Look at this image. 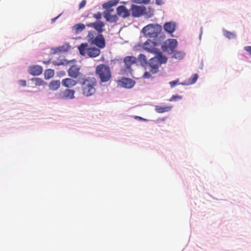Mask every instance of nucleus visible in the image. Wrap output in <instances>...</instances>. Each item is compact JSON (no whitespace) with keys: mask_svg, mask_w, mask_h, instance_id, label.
<instances>
[{"mask_svg":"<svg viewBox=\"0 0 251 251\" xmlns=\"http://www.w3.org/2000/svg\"><path fill=\"white\" fill-rule=\"evenodd\" d=\"M78 82L81 85V90L83 96L88 97L95 94L97 80L95 77H84L79 79Z\"/></svg>","mask_w":251,"mask_h":251,"instance_id":"nucleus-1","label":"nucleus"},{"mask_svg":"<svg viewBox=\"0 0 251 251\" xmlns=\"http://www.w3.org/2000/svg\"><path fill=\"white\" fill-rule=\"evenodd\" d=\"M156 56L150 59L149 70L152 74H155L158 71L159 67L163 63L167 62V58L163 55L162 52L160 54H155Z\"/></svg>","mask_w":251,"mask_h":251,"instance_id":"nucleus-2","label":"nucleus"},{"mask_svg":"<svg viewBox=\"0 0 251 251\" xmlns=\"http://www.w3.org/2000/svg\"><path fill=\"white\" fill-rule=\"evenodd\" d=\"M79 53L81 55H87L89 57L94 58L98 56L100 50L96 47H90L88 43H82L78 47Z\"/></svg>","mask_w":251,"mask_h":251,"instance_id":"nucleus-3","label":"nucleus"},{"mask_svg":"<svg viewBox=\"0 0 251 251\" xmlns=\"http://www.w3.org/2000/svg\"><path fill=\"white\" fill-rule=\"evenodd\" d=\"M96 74L100 78L101 82H108L111 78L110 69L105 64L98 65L96 68Z\"/></svg>","mask_w":251,"mask_h":251,"instance_id":"nucleus-4","label":"nucleus"},{"mask_svg":"<svg viewBox=\"0 0 251 251\" xmlns=\"http://www.w3.org/2000/svg\"><path fill=\"white\" fill-rule=\"evenodd\" d=\"M96 35L95 31H89L87 35L88 42L90 44L96 45L99 48H104L105 46V42L103 36L101 34H99L96 36Z\"/></svg>","mask_w":251,"mask_h":251,"instance_id":"nucleus-5","label":"nucleus"},{"mask_svg":"<svg viewBox=\"0 0 251 251\" xmlns=\"http://www.w3.org/2000/svg\"><path fill=\"white\" fill-rule=\"evenodd\" d=\"M132 15L134 17H139L142 15H146L148 17H151L153 15V10L145 6L132 5L131 8Z\"/></svg>","mask_w":251,"mask_h":251,"instance_id":"nucleus-6","label":"nucleus"},{"mask_svg":"<svg viewBox=\"0 0 251 251\" xmlns=\"http://www.w3.org/2000/svg\"><path fill=\"white\" fill-rule=\"evenodd\" d=\"M162 26L157 24H150L143 27L142 32L145 36L155 38L161 32Z\"/></svg>","mask_w":251,"mask_h":251,"instance_id":"nucleus-7","label":"nucleus"},{"mask_svg":"<svg viewBox=\"0 0 251 251\" xmlns=\"http://www.w3.org/2000/svg\"><path fill=\"white\" fill-rule=\"evenodd\" d=\"M157 46H158V44L156 43L152 42L151 40H148L144 43L143 48L146 51L154 54H160L161 52L157 48Z\"/></svg>","mask_w":251,"mask_h":251,"instance_id":"nucleus-8","label":"nucleus"},{"mask_svg":"<svg viewBox=\"0 0 251 251\" xmlns=\"http://www.w3.org/2000/svg\"><path fill=\"white\" fill-rule=\"evenodd\" d=\"M68 75L72 78L81 79L84 75L80 72V68L76 65L72 66L68 70Z\"/></svg>","mask_w":251,"mask_h":251,"instance_id":"nucleus-9","label":"nucleus"},{"mask_svg":"<svg viewBox=\"0 0 251 251\" xmlns=\"http://www.w3.org/2000/svg\"><path fill=\"white\" fill-rule=\"evenodd\" d=\"M86 26L94 28L99 33V34H101L104 30L103 28L105 25L103 22L99 21L96 22L87 24Z\"/></svg>","mask_w":251,"mask_h":251,"instance_id":"nucleus-10","label":"nucleus"},{"mask_svg":"<svg viewBox=\"0 0 251 251\" xmlns=\"http://www.w3.org/2000/svg\"><path fill=\"white\" fill-rule=\"evenodd\" d=\"M75 91L72 89H65L60 92L59 98L61 99H73L75 98Z\"/></svg>","mask_w":251,"mask_h":251,"instance_id":"nucleus-11","label":"nucleus"},{"mask_svg":"<svg viewBox=\"0 0 251 251\" xmlns=\"http://www.w3.org/2000/svg\"><path fill=\"white\" fill-rule=\"evenodd\" d=\"M135 84L134 81L130 78H123L119 81V85L126 88H131Z\"/></svg>","mask_w":251,"mask_h":251,"instance_id":"nucleus-12","label":"nucleus"},{"mask_svg":"<svg viewBox=\"0 0 251 251\" xmlns=\"http://www.w3.org/2000/svg\"><path fill=\"white\" fill-rule=\"evenodd\" d=\"M161 49L164 52L172 54L173 53V39H169L163 42Z\"/></svg>","mask_w":251,"mask_h":251,"instance_id":"nucleus-13","label":"nucleus"},{"mask_svg":"<svg viewBox=\"0 0 251 251\" xmlns=\"http://www.w3.org/2000/svg\"><path fill=\"white\" fill-rule=\"evenodd\" d=\"M28 72L32 75H38L43 72V68L39 65H33L28 68Z\"/></svg>","mask_w":251,"mask_h":251,"instance_id":"nucleus-14","label":"nucleus"},{"mask_svg":"<svg viewBox=\"0 0 251 251\" xmlns=\"http://www.w3.org/2000/svg\"><path fill=\"white\" fill-rule=\"evenodd\" d=\"M78 83V80H75L71 78H66L62 80V84L67 88H72L75 86Z\"/></svg>","mask_w":251,"mask_h":251,"instance_id":"nucleus-15","label":"nucleus"},{"mask_svg":"<svg viewBox=\"0 0 251 251\" xmlns=\"http://www.w3.org/2000/svg\"><path fill=\"white\" fill-rule=\"evenodd\" d=\"M117 15L123 18L128 17L130 13L128 10L124 6L121 5L117 8Z\"/></svg>","mask_w":251,"mask_h":251,"instance_id":"nucleus-16","label":"nucleus"},{"mask_svg":"<svg viewBox=\"0 0 251 251\" xmlns=\"http://www.w3.org/2000/svg\"><path fill=\"white\" fill-rule=\"evenodd\" d=\"M103 15L106 21L110 23H115L118 20V18L117 15H112L109 13L108 11H104Z\"/></svg>","mask_w":251,"mask_h":251,"instance_id":"nucleus-17","label":"nucleus"},{"mask_svg":"<svg viewBox=\"0 0 251 251\" xmlns=\"http://www.w3.org/2000/svg\"><path fill=\"white\" fill-rule=\"evenodd\" d=\"M124 62L127 69L130 68L131 66L136 62V58L134 56H126L124 59Z\"/></svg>","mask_w":251,"mask_h":251,"instance_id":"nucleus-18","label":"nucleus"},{"mask_svg":"<svg viewBox=\"0 0 251 251\" xmlns=\"http://www.w3.org/2000/svg\"><path fill=\"white\" fill-rule=\"evenodd\" d=\"M199 78V75L197 74H193L189 78L185 80L183 83L184 85H189L195 83Z\"/></svg>","mask_w":251,"mask_h":251,"instance_id":"nucleus-19","label":"nucleus"},{"mask_svg":"<svg viewBox=\"0 0 251 251\" xmlns=\"http://www.w3.org/2000/svg\"><path fill=\"white\" fill-rule=\"evenodd\" d=\"M185 55L186 54L183 51L174 50V58L177 60H180L183 59Z\"/></svg>","mask_w":251,"mask_h":251,"instance_id":"nucleus-20","label":"nucleus"},{"mask_svg":"<svg viewBox=\"0 0 251 251\" xmlns=\"http://www.w3.org/2000/svg\"><path fill=\"white\" fill-rule=\"evenodd\" d=\"M60 86V82L58 80H52L49 84V87L50 90L51 91L57 90Z\"/></svg>","mask_w":251,"mask_h":251,"instance_id":"nucleus-21","label":"nucleus"},{"mask_svg":"<svg viewBox=\"0 0 251 251\" xmlns=\"http://www.w3.org/2000/svg\"><path fill=\"white\" fill-rule=\"evenodd\" d=\"M85 28V25L83 24L79 23L74 25L72 29L76 34H78Z\"/></svg>","mask_w":251,"mask_h":251,"instance_id":"nucleus-22","label":"nucleus"},{"mask_svg":"<svg viewBox=\"0 0 251 251\" xmlns=\"http://www.w3.org/2000/svg\"><path fill=\"white\" fill-rule=\"evenodd\" d=\"M119 0H110L108 2L104 3L103 4V8H110L112 6L116 5L118 2Z\"/></svg>","mask_w":251,"mask_h":251,"instance_id":"nucleus-23","label":"nucleus"},{"mask_svg":"<svg viewBox=\"0 0 251 251\" xmlns=\"http://www.w3.org/2000/svg\"><path fill=\"white\" fill-rule=\"evenodd\" d=\"M54 71L52 69H47L45 72V78L46 79L51 78L54 76Z\"/></svg>","mask_w":251,"mask_h":251,"instance_id":"nucleus-24","label":"nucleus"},{"mask_svg":"<svg viewBox=\"0 0 251 251\" xmlns=\"http://www.w3.org/2000/svg\"><path fill=\"white\" fill-rule=\"evenodd\" d=\"M164 28L166 32L169 33H173V25L172 22H168L165 24Z\"/></svg>","mask_w":251,"mask_h":251,"instance_id":"nucleus-25","label":"nucleus"},{"mask_svg":"<svg viewBox=\"0 0 251 251\" xmlns=\"http://www.w3.org/2000/svg\"><path fill=\"white\" fill-rule=\"evenodd\" d=\"M224 35L229 39H234L236 37V34L227 30L224 31Z\"/></svg>","mask_w":251,"mask_h":251,"instance_id":"nucleus-26","label":"nucleus"},{"mask_svg":"<svg viewBox=\"0 0 251 251\" xmlns=\"http://www.w3.org/2000/svg\"><path fill=\"white\" fill-rule=\"evenodd\" d=\"M171 109V107H162L160 106H156L155 107V110L158 113H163L166 111H168Z\"/></svg>","mask_w":251,"mask_h":251,"instance_id":"nucleus-27","label":"nucleus"},{"mask_svg":"<svg viewBox=\"0 0 251 251\" xmlns=\"http://www.w3.org/2000/svg\"><path fill=\"white\" fill-rule=\"evenodd\" d=\"M65 51H66V50L64 49V47L63 46H61L51 49L50 50V53L52 54H54L57 52H60Z\"/></svg>","mask_w":251,"mask_h":251,"instance_id":"nucleus-28","label":"nucleus"},{"mask_svg":"<svg viewBox=\"0 0 251 251\" xmlns=\"http://www.w3.org/2000/svg\"><path fill=\"white\" fill-rule=\"evenodd\" d=\"M138 60L142 64H147V60L146 56L144 54H140L138 56Z\"/></svg>","mask_w":251,"mask_h":251,"instance_id":"nucleus-29","label":"nucleus"},{"mask_svg":"<svg viewBox=\"0 0 251 251\" xmlns=\"http://www.w3.org/2000/svg\"><path fill=\"white\" fill-rule=\"evenodd\" d=\"M35 82V84L38 86L43 85L45 83L44 80L40 78H35L32 79Z\"/></svg>","mask_w":251,"mask_h":251,"instance_id":"nucleus-30","label":"nucleus"},{"mask_svg":"<svg viewBox=\"0 0 251 251\" xmlns=\"http://www.w3.org/2000/svg\"><path fill=\"white\" fill-rule=\"evenodd\" d=\"M133 2L137 3H145L147 4L150 2V0H132Z\"/></svg>","mask_w":251,"mask_h":251,"instance_id":"nucleus-31","label":"nucleus"},{"mask_svg":"<svg viewBox=\"0 0 251 251\" xmlns=\"http://www.w3.org/2000/svg\"><path fill=\"white\" fill-rule=\"evenodd\" d=\"M93 17L96 18L97 20H100L101 18V14L100 12H98L93 15Z\"/></svg>","mask_w":251,"mask_h":251,"instance_id":"nucleus-32","label":"nucleus"},{"mask_svg":"<svg viewBox=\"0 0 251 251\" xmlns=\"http://www.w3.org/2000/svg\"><path fill=\"white\" fill-rule=\"evenodd\" d=\"M86 3V1L85 0H82L79 5V9H81L85 6Z\"/></svg>","mask_w":251,"mask_h":251,"instance_id":"nucleus-33","label":"nucleus"},{"mask_svg":"<svg viewBox=\"0 0 251 251\" xmlns=\"http://www.w3.org/2000/svg\"><path fill=\"white\" fill-rule=\"evenodd\" d=\"M19 84L22 86H25L26 82L25 80H20L18 81Z\"/></svg>","mask_w":251,"mask_h":251,"instance_id":"nucleus-34","label":"nucleus"},{"mask_svg":"<svg viewBox=\"0 0 251 251\" xmlns=\"http://www.w3.org/2000/svg\"><path fill=\"white\" fill-rule=\"evenodd\" d=\"M244 50L247 52H248L249 54L251 55V46H246L244 47Z\"/></svg>","mask_w":251,"mask_h":251,"instance_id":"nucleus-35","label":"nucleus"},{"mask_svg":"<svg viewBox=\"0 0 251 251\" xmlns=\"http://www.w3.org/2000/svg\"><path fill=\"white\" fill-rule=\"evenodd\" d=\"M144 76L145 78H149L151 77V75L150 72H146L144 73Z\"/></svg>","mask_w":251,"mask_h":251,"instance_id":"nucleus-36","label":"nucleus"},{"mask_svg":"<svg viewBox=\"0 0 251 251\" xmlns=\"http://www.w3.org/2000/svg\"><path fill=\"white\" fill-rule=\"evenodd\" d=\"M104 8L105 9V10L104 11H108V12H109V13H110V14H112L114 12V9L113 8H112L111 7Z\"/></svg>","mask_w":251,"mask_h":251,"instance_id":"nucleus-37","label":"nucleus"},{"mask_svg":"<svg viewBox=\"0 0 251 251\" xmlns=\"http://www.w3.org/2000/svg\"><path fill=\"white\" fill-rule=\"evenodd\" d=\"M181 98H182V97L180 96H177V95L174 96V101L178 100H179L181 99Z\"/></svg>","mask_w":251,"mask_h":251,"instance_id":"nucleus-38","label":"nucleus"},{"mask_svg":"<svg viewBox=\"0 0 251 251\" xmlns=\"http://www.w3.org/2000/svg\"><path fill=\"white\" fill-rule=\"evenodd\" d=\"M177 46V42L176 39H174V50L175 49L176 47Z\"/></svg>","mask_w":251,"mask_h":251,"instance_id":"nucleus-39","label":"nucleus"},{"mask_svg":"<svg viewBox=\"0 0 251 251\" xmlns=\"http://www.w3.org/2000/svg\"><path fill=\"white\" fill-rule=\"evenodd\" d=\"M155 1H156V3L157 5H161L163 3V2L161 0H156Z\"/></svg>","mask_w":251,"mask_h":251,"instance_id":"nucleus-40","label":"nucleus"},{"mask_svg":"<svg viewBox=\"0 0 251 251\" xmlns=\"http://www.w3.org/2000/svg\"><path fill=\"white\" fill-rule=\"evenodd\" d=\"M43 63L45 64H48L50 63V60H48V61H43Z\"/></svg>","mask_w":251,"mask_h":251,"instance_id":"nucleus-41","label":"nucleus"},{"mask_svg":"<svg viewBox=\"0 0 251 251\" xmlns=\"http://www.w3.org/2000/svg\"><path fill=\"white\" fill-rule=\"evenodd\" d=\"M60 15H58V16H57L56 17L54 18H53L52 19V22H54L59 16H60Z\"/></svg>","mask_w":251,"mask_h":251,"instance_id":"nucleus-42","label":"nucleus"},{"mask_svg":"<svg viewBox=\"0 0 251 251\" xmlns=\"http://www.w3.org/2000/svg\"><path fill=\"white\" fill-rule=\"evenodd\" d=\"M135 119H139L140 120H145V119H143V118H141V117H138V116H136Z\"/></svg>","mask_w":251,"mask_h":251,"instance_id":"nucleus-43","label":"nucleus"},{"mask_svg":"<svg viewBox=\"0 0 251 251\" xmlns=\"http://www.w3.org/2000/svg\"><path fill=\"white\" fill-rule=\"evenodd\" d=\"M63 64V63H57L55 62H53V64H54V65H58H58H62V64Z\"/></svg>","mask_w":251,"mask_h":251,"instance_id":"nucleus-44","label":"nucleus"},{"mask_svg":"<svg viewBox=\"0 0 251 251\" xmlns=\"http://www.w3.org/2000/svg\"><path fill=\"white\" fill-rule=\"evenodd\" d=\"M173 84H174V86H175L176 85L177 83L176 82L174 81V82H173Z\"/></svg>","mask_w":251,"mask_h":251,"instance_id":"nucleus-45","label":"nucleus"},{"mask_svg":"<svg viewBox=\"0 0 251 251\" xmlns=\"http://www.w3.org/2000/svg\"><path fill=\"white\" fill-rule=\"evenodd\" d=\"M175 23H174V28H173V30H174V31L175 30Z\"/></svg>","mask_w":251,"mask_h":251,"instance_id":"nucleus-46","label":"nucleus"},{"mask_svg":"<svg viewBox=\"0 0 251 251\" xmlns=\"http://www.w3.org/2000/svg\"><path fill=\"white\" fill-rule=\"evenodd\" d=\"M169 83L171 85V86H173V81L170 82Z\"/></svg>","mask_w":251,"mask_h":251,"instance_id":"nucleus-47","label":"nucleus"}]
</instances>
